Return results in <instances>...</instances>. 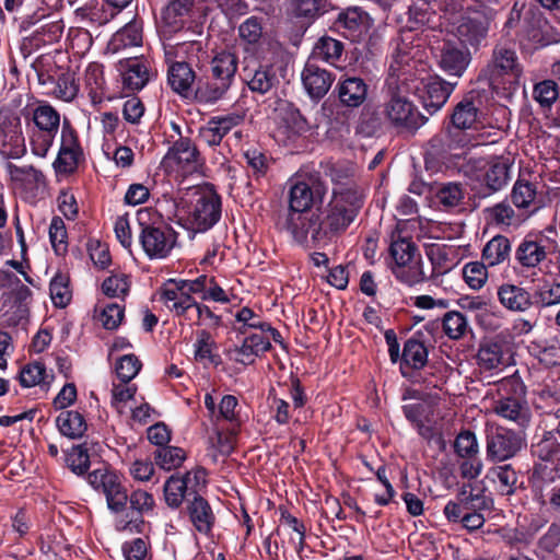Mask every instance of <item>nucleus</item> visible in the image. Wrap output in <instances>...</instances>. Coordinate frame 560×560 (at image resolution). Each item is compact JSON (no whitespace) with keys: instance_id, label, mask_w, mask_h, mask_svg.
<instances>
[{"instance_id":"f257e3e1","label":"nucleus","mask_w":560,"mask_h":560,"mask_svg":"<svg viewBox=\"0 0 560 560\" xmlns=\"http://www.w3.org/2000/svg\"><path fill=\"white\" fill-rule=\"evenodd\" d=\"M363 189L352 183L332 189L330 200L314 212L308 223L307 236L314 244L327 243L342 234L357 219L364 206Z\"/></svg>"},{"instance_id":"f03ea898","label":"nucleus","mask_w":560,"mask_h":560,"mask_svg":"<svg viewBox=\"0 0 560 560\" xmlns=\"http://www.w3.org/2000/svg\"><path fill=\"white\" fill-rule=\"evenodd\" d=\"M209 7L201 0H170L162 11L164 32L170 35L188 34L189 37L165 48V56L176 52L200 51L202 43L195 37L205 33Z\"/></svg>"},{"instance_id":"7ed1b4c3","label":"nucleus","mask_w":560,"mask_h":560,"mask_svg":"<svg viewBox=\"0 0 560 560\" xmlns=\"http://www.w3.org/2000/svg\"><path fill=\"white\" fill-rule=\"evenodd\" d=\"M405 232L401 223H397L390 232V270L399 283L412 288L428 281L429 278L423 270V260L417 244Z\"/></svg>"},{"instance_id":"20e7f679","label":"nucleus","mask_w":560,"mask_h":560,"mask_svg":"<svg viewBox=\"0 0 560 560\" xmlns=\"http://www.w3.org/2000/svg\"><path fill=\"white\" fill-rule=\"evenodd\" d=\"M316 197L312 186L305 180H296L290 185L288 192L289 208L279 213L276 226L288 232L299 245L307 244V226L314 215L312 210Z\"/></svg>"},{"instance_id":"39448f33","label":"nucleus","mask_w":560,"mask_h":560,"mask_svg":"<svg viewBox=\"0 0 560 560\" xmlns=\"http://www.w3.org/2000/svg\"><path fill=\"white\" fill-rule=\"evenodd\" d=\"M385 116L387 125L398 133H416L428 121L415 103L409 98L412 94L408 83L392 79L384 85Z\"/></svg>"},{"instance_id":"423d86ee","label":"nucleus","mask_w":560,"mask_h":560,"mask_svg":"<svg viewBox=\"0 0 560 560\" xmlns=\"http://www.w3.org/2000/svg\"><path fill=\"white\" fill-rule=\"evenodd\" d=\"M463 136L442 127L428 142L424 152V166L432 173L459 170L466 155V149L472 147Z\"/></svg>"},{"instance_id":"0eeeda50","label":"nucleus","mask_w":560,"mask_h":560,"mask_svg":"<svg viewBox=\"0 0 560 560\" xmlns=\"http://www.w3.org/2000/svg\"><path fill=\"white\" fill-rule=\"evenodd\" d=\"M481 72L493 90L506 83L509 88L504 86V90H516L524 68L518 59L515 44L513 42L495 43L490 59Z\"/></svg>"},{"instance_id":"6e6552de","label":"nucleus","mask_w":560,"mask_h":560,"mask_svg":"<svg viewBox=\"0 0 560 560\" xmlns=\"http://www.w3.org/2000/svg\"><path fill=\"white\" fill-rule=\"evenodd\" d=\"M60 113L48 102L39 103L32 112L27 122V133L31 151L38 158L47 156L54 145L57 135L61 132Z\"/></svg>"},{"instance_id":"1a4fd4ad","label":"nucleus","mask_w":560,"mask_h":560,"mask_svg":"<svg viewBox=\"0 0 560 560\" xmlns=\"http://www.w3.org/2000/svg\"><path fill=\"white\" fill-rule=\"evenodd\" d=\"M184 214L179 220L194 233H205L221 219L222 202L217 192L195 191L184 201Z\"/></svg>"},{"instance_id":"9d476101","label":"nucleus","mask_w":560,"mask_h":560,"mask_svg":"<svg viewBox=\"0 0 560 560\" xmlns=\"http://www.w3.org/2000/svg\"><path fill=\"white\" fill-rule=\"evenodd\" d=\"M499 13V7L471 5L467 13L462 15L455 28L457 43L466 48L478 50L486 42L491 23Z\"/></svg>"},{"instance_id":"9b49d317","label":"nucleus","mask_w":560,"mask_h":560,"mask_svg":"<svg viewBox=\"0 0 560 560\" xmlns=\"http://www.w3.org/2000/svg\"><path fill=\"white\" fill-rule=\"evenodd\" d=\"M149 213L145 210H138L137 220L139 223V244L150 260L166 259L178 244V232L165 223H149L143 221V215Z\"/></svg>"},{"instance_id":"f8f14e48","label":"nucleus","mask_w":560,"mask_h":560,"mask_svg":"<svg viewBox=\"0 0 560 560\" xmlns=\"http://www.w3.org/2000/svg\"><path fill=\"white\" fill-rule=\"evenodd\" d=\"M208 471L202 466L185 471L184 474L175 472L171 475L164 482L163 495L166 505L172 510L185 506L207 487Z\"/></svg>"},{"instance_id":"ddd939ff","label":"nucleus","mask_w":560,"mask_h":560,"mask_svg":"<svg viewBox=\"0 0 560 560\" xmlns=\"http://www.w3.org/2000/svg\"><path fill=\"white\" fill-rule=\"evenodd\" d=\"M480 100L475 91H470L458 101L443 122V127L453 133L460 135L468 143L477 144L476 132L479 125Z\"/></svg>"},{"instance_id":"4468645a","label":"nucleus","mask_w":560,"mask_h":560,"mask_svg":"<svg viewBox=\"0 0 560 560\" xmlns=\"http://www.w3.org/2000/svg\"><path fill=\"white\" fill-rule=\"evenodd\" d=\"M124 477L110 466H102L88 474L89 485L106 498L107 508L113 513H121L127 509L128 491L122 482Z\"/></svg>"},{"instance_id":"2eb2a0df","label":"nucleus","mask_w":560,"mask_h":560,"mask_svg":"<svg viewBox=\"0 0 560 560\" xmlns=\"http://www.w3.org/2000/svg\"><path fill=\"white\" fill-rule=\"evenodd\" d=\"M84 161V152L79 133L68 117L62 118L60 145L52 163L58 175H72L78 171L80 162Z\"/></svg>"},{"instance_id":"dca6fc26","label":"nucleus","mask_w":560,"mask_h":560,"mask_svg":"<svg viewBox=\"0 0 560 560\" xmlns=\"http://www.w3.org/2000/svg\"><path fill=\"white\" fill-rule=\"evenodd\" d=\"M457 82L446 81L439 75L428 79L416 78L408 86L428 114L434 115L446 104Z\"/></svg>"},{"instance_id":"f3484780","label":"nucleus","mask_w":560,"mask_h":560,"mask_svg":"<svg viewBox=\"0 0 560 560\" xmlns=\"http://www.w3.org/2000/svg\"><path fill=\"white\" fill-rule=\"evenodd\" d=\"M26 153L21 119L8 109L0 108V156L8 162Z\"/></svg>"},{"instance_id":"a211bd4d","label":"nucleus","mask_w":560,"mask_h":560,"mask_svg":"<svg viewBox=\"0 0 560 560\" xmlns=\"http://www.w3.org/2000/svg\"><path fill=\"white\" fill-rule=\"evenodd\" d=\"M526 447L525 430L499 427L487 435V456L493 462H504Z\"/></svg>"},{"instance_id":"6ab92c4d","label":"nucleus","mask_w":560,"mask_h":560,"mask_svg":"<svg viewBox=\"0 0 560 560\" xmlns=\"http://www.w3.org/2000/svg\"><path fill=\"white\" fill-rule=\"evenodd\" d=\"M547 237L541 232L528 233L514 252V271H529L538 268L548 257Z\"/></svg>"},{"instance_id":"aec40b11","label":"nucleus","mask_w":560,"mask_h":560,"mask_svg":"<svg viewBox=\"0 0 560 560\" xmlns=\"http://www.w3.org/2000/svg\"><path fill=\"white\" fill-rule=\"evenodd\" d=\"M0 273L9 275L4 289L14 285L10 291L2 292L1 299L3 300L2 308L10 305V308L13 310L7 319L8 326H18L30 316V304L33 293L14 273L10 271H0Z\"/></svg>"},{"instance_id":"412c9836","label":"nucleus","mask_w":560,"mask_h":560,"mask_svg":"<svg viewBox=\"0 0 560 560\" xmlns=\"http://www.w3.org/2000/svg\"><path fill=\"white\" fill-rule=\"evenodd\" d=\"M373 25L370 14L359 7L341 10L332 22V30L353 43L361 42Z\"/></svg>"},{"instance_id":"4be33fe9","label":"nucleus","mask_w":560,"mask_h":560,"mask_svg":"<svg viewBox=\"0 0 560 560\" xmlns=\"http://www.w3.org/2000/svg\"><path fill=\"white\" fill-rule=\"evenodd\" d=\"M453 446L456 455L462 458L460 476L469 480L476 479L483 467L476 434L469 430L462 431L456 436Z\"/></svg>"},{"instance_id":"5701e85b","label":"nucleus","mask_w":560,"mask_h":560,"mask_svg":"<svg viewBox=\"0 0 560 560\" xmlns=\"http://www.w3.org/2000/svg\"><path fill=\"white\" fill-rule=\"evenodd\" d=\"M332 94L341 107L359 108L369 98L370 84L364 78L346 72L339 77Z\"/></svg>"},{"instance_id":"b1692460","label":"nucleus","mask_w":560,"mask_h":560,"mask_svg":"<svg viewBox=\"0 0 560 560\" xmlns=\"http://www.w3.org/2000/svg\"><path fill=\"white\" fill-rule=\"evenodd\" d=\"M435 55L440 69L451 77L459 78L471 62L468 48L454 40H443Z\"/></svg>"},{"instance_id":"393cba45","label":"nucleus","mask_w":560,"mask_h":560,"mask_svg":"<svg viewBox=\"0 0 560 560\" xmlns=\"http://www.w3.org/2000/svg\"><path fill=\"white\" fill-rule=\"evenodd\" d=\"M425 335L421 330L415 331L404 343L399 359V371L402 377L409 378L411 371L422 370L428 363L429 350Z\"/></svg>"},{"instance_id":"a878e982","label":"nucleus","mask_w":560,"mask_h":560,"mask_svg":"<svg viewBox=\"0 0 560 560\" xmlns=\"http://www.w3.org/2000/svg\"><path fill=\"white\" fill-rule=\"evenodd\" d=\"M116 67L121 75L122 89L132 93L142 90L152 77L149 61L143 56L120 59Z\"/></svg>"},{"instance_id":"bb28decb","label":"nucleus","mask_w":560,"mask_h":560,"mask_svg":"<svg viewBox=\"0 0 560 560\" xmlns=\"http://www.w3.org/2000/svg\"><path fill=\"white\" fill-rule=\"evenodd\" d=\"M203 162L197 145L190 138L183 136L168 148L162 161L164 165L182 168H195Z\"/></svg>"},{"instance_id":"cd10ccee","label":"nucleus","mask_w":560,"mask_h":560,"mask_svg":"<svg viewBox=\"0 0 560 560\" xmlns=\"http://www.w3.org/2000/svg\"><path fill=\"white\" fill-rule=\"evenodd\" d=\"M303 86L312 100H322L335 81V74L308 60L301 73Z\"/></svg>"},{"instance_id":"c85d7f7f","label":"nucleus","mask_w":560,"mask_h":560,"mask_svg":"<svg viewBox=\"0 0 560 560\" xmlns=\"http://www.w3.org/2000/svg\"><path fill=\"white\" fill-rule=\"evenodd\" d=\"M175 49L172 50V54L166 59L168 63L167 68V83L171 86L172 91L177 93L183 97H188L195 90L197 77L191 66L186 61H171V58L176 56ZM165 58H167L165 56Z\"/></svg>"},{"instance_id":"c756f323","label":"nucleus","mask_w":560,"mask_h":560,"mask_svg":"<svg viewBox=\"0 0 560 560\" xmlns=\"http://www.w3.org/2000/svg\"><path fill=\"white\" fill-rule=\"evenodd\" d=\"M415 68L412 48L404 42L398 43L392 54L388 75L384 85H388L392 79L401 80L404 83H411L417 78L413 72Z\"/></svg>"},{"instance_id":"7c9ffc66","label":"nucleus","mask_w":560,"mask_h":560,"mask_svg":"<svg viewBox=\"0 0 560 560\" xmlns=\"http://www.w3.org/2000/svg\"><path fill=\"white\" fill-rule=\"evenodd\" d=\"M240 121L241 117L233 114L211 117L199 128L198 140L210 148L217 147Z\"/></svg>"},{"instance_id":"2f4dec72","label":"nucleus","mask_w":560,"mask_h":560,"mask_svg":"<svg viewBox=\"0 0 560 560\" xmlns=\"http://www.w3.org/2000/svg\"><path fill=\"white\" fill-rule=\"evenodd\" d=\"M493 412L508 421L513 422L521 430H526L532 422V410L527 400H493Z\"/></svg>"},{"instance_id":"473e14b6","label":"nucleus","mask_w":560,"mask_h":560,"mask_svg":"<svg viewBox=\"0 0 560 560\" xmlns=\"http://www.w3.org/2000/svg\"><path fill=\"white\" fill-rule=\"evenodd\" d=\"M185 513L197 532L203 535L212 532L217 518L209 501L200 492L185 506Z\"/></svg>"},{"instance_id":"72a5a7b5","label":"nucleus","mask_w":560,"mask_h":560,"mask_svg":"<svg viewBox=\"0 0 560 560\" xmlns=\"http://www.w3.org/2000/svg\"><path fill=\"white\" fill-rule=\"evenodd\" d=\"M244 75L248 89L261 95L267 94L280 83L277 68L272 63H258L255 68L246 67Z\"/></svg>"},{"instance_id":"f704fd0d","label":"nucleus","mask_w":560,"mask_h":560,"mask_svg":"<svg viewBox=\"0 0 560 560\" xmlns=\"http://www.w3.org/2000/svg\"><path fill=\"white\" fill-rule=\"evenodd\" d=\"M497 294L502 306L512 312L523 313L535 306L534 293L516 284L503 283Z\"/></svg>"},{"instance_id":"c9c22d12","label":"nucleus","mask_w":560,"mask_h":560,"mask_svg":"<svg viewBox=\"0 0 560 560\" xmlns=\"http://www.w3.org/2000/svg\"><path fill=\"white\" fill-rule=\"evenodd\" d=\"M276 112L280 124L285 128V132L289 138L302 136L310 130L307 119L301 114L300 109L293 103L289 101H280Z\"/></svg>"},{"instance_id":"e433bc0d","label":"nucleus","mask_w":560,"mask_h":560,"mask_svg":"<svg viewBox=\"0 0 560 560\" xmlns=\"http://www.w3.org/2000/svg\"><path fill=\"white\" fill-rule=\"evenodd\" d=\"M293 18L303 26L312 25L331 9L330 0H290Z\"/></svg>"},{"instance_id":"4c0bfd02","label":"nucleus","mask_w":560,"mask_h":560,"mask_svg":"<svg viewBox=\"0 0 560 560\" xmlns=\"http://www.w3.org/2000/svg\"><path fill=\"white\" fill-rule=\"evenodd\" d=\"M477 364L483 371L501 370L504 366L503 343L490 338L480 342Z\"/></svg>"},{"instance_id":"58836bf2","label":"nucleus","mask_w":560,"mask_h":560,"mask_svg":"<svg viewBox=\"0 0 560 560\" xmlns=\"http://www.w3.org/2000/svg\"><path fill=\"white\" fill-rule=\"evenodd\" d=\"M59 433L70 440H79L88 431V422L83 413L78 410H63L56 420Z\"/></svg>"},{"instance_id":"ea45409f","label":"nucleus","mask_w":560,"mask_h":560,"mask_svg":"<svg viewBox=\"0 0 560 560\" xmlns=\"http://www.w3.org/2000/svg\"><path fill=\"white\" fill-rule=\"evenodd\" d=\"M218 345L208 329H199L194 342V359L206 365V362L219 366L222 363L221 355L215 352Z\"/></svg>"},{"instance_id":"a19ab883","label":"nucleus","mask_w":560,"mask_h":560,"mask_svg":"<svg viewBox=\"0 0 560 560\" xmlns=\"http://www.w3.org/2000/svg\"><path fill=\"white\" fill-rule=\"evenodd\" d=\"M142 44V21L133 18L124 27L118 30L108 43V49L117 52L127 47H137Z\"/></svg>"},{"instance_id":"79ce46f5","label":"nucleus","mask_w":560,"mask_h":560,"mask_svg":"<svg viewBox=\"0 0 560 560\" xmlns=\"http://www.w3.org/2000/svg\"><path fill=\"white\" fill-rule=\"evenodd\" d=\"M231 85L221 80H214L212 74L197 79L194 95L197 102L213 104L224 97Z\"/></svg>"},{"instance_id":"37998d69","label":"nucleus","mask_w":560,"mask_h":560,"mask_svg":"<svg viewBox=\"0 0 560 560\" xmlns=\"http://www.w3.org/2000/svg\"><path fill=\"white\" fill-rule=\"evenodd\" d=\"M238 58L235 54L222 50L218 52L210 65V73L214 80H221L232 85L237 71Z\"/></svg>"},{"instance_id":"c03bdc74","label":"nucleus","mask_w":560,"mask_h":560,"mask_svg":"<svg viewBox=\"0 0 560 560\" xmlns=\"http://www.w3.org/2000/svg\"><path fill=\"white\" fill-rule=\"evenodd\" d=\"M482 261L489 266L494 267L497 265L510 261L511 258V242L510 240L501 234L493 236L483 247L481 254Z\"/></svg>"},{"instance_id":"a18cd8bd","label":"nucleus","mask_w":560,"mask_h":560,"mask_svg":"<svg viewBox=\"0 0 560 560\" xmlns=\"http://www.w3.org/2000/svg\"><path fill=\"white\" fill-rule=\"evenodd\" d=\"M512 165L506 160L497 159L485 172L483 182L487 192L483 196L501 190L510 180Z\"/></svg>"},{"instance_id":"49530a36","label":"nucleus","mask_w":560,"mask_h":560,"mask_svg":"<svg viewBox=\"0 0 560 560\" xmlns=\"http://www.w3.org/2000/svg\"><path fill=\"white\" fill-rule=\"evenodd\" d=\"M532 456L541 463L560 462V442L552 430L545 431L540 440L530 446Z\"/></svg>"},{"instance_id":"de8ad7c7","label":"nucleus","mask_w":560,"mask_h":560,"mask_svg":"<svg viewBox=\"0 0 560 560\" xmlns=\"http://www.w3.org/2000/svg\"><path fill=\"white\" fill-rule=\"evenodd\" d=\"M160 299L178 317L186 316L188 310L196 305V300L192 295L184 294L168 283L164 284L161 289Z\"/></svg>"},{"instance_id":"09e8293b","label":"nucleus","mask_w":560,"mask_h":560,"mask_svg":"<svg viewBox=\"0 0 560 560\" xmlns=\"http://www.w3.org/2000/svg\"><path fill=\"white\" fill-rule=\"evenodd\" d=\"M54 375L48 374L44 363L35 361L24 365L19 373V382L22 387L30 388L39 385L49 387Z\"/></svg>"},{"instance_id":"8fccbe9b","label":"nucleus","mask_w":560,"mask_h":560,"mask_svg":"<svg viewBox=\"0 0 560 560\" xmlns=\"http://www.w3.org/2000/svg\"><path fill=\"white\" fill-rule=\"evenodd\" d=\"M345 50L342 42L330 36H322L315 44L312 52L313 59H319L331 66H337Z\"/></svg>"},{"instance_id":"3c124183","label":"nucleus","mask_w":560,"mask_h":560,"mask_svg":"<svg viewBox=\"0 0 560 560\" xmlns=\"http://www.w3.org/2000/svg\"><path fill=\"white\" fill-rule=\"evenodd\" d=\"M453 253L454 250L444 244H430L425 247V255L432 265L431 278L444 275L452 269Z\"/></svg>"},{"instance_id":"603ef678","label":"nucleus","mask_w":560,"mask_h":560,"mask_svg":"<svg viewBox=\"0 0 560 560\" xmlns=\"http://www.w3.org/2000/svg\"><path fill=\"white\" fill-rule=\"evenodd\" d=\"M560 546V521L552 522L537 540L534 555L538 560H550Z\"/></svg>"},{"instance_id":"864d4df0","label":"nucleus","mask_w":560,"mask_h":560,"mask_svg":"<svg viewBox=\"0 0 560 560\" xmlns=\"http://www.w3.org/2000/svg\"><path fill=\"white\" fill-rule=\"evenodd\" d=\"M497 393L498 397L494 400H527V388L517 372L498 382Z\"/></svg>"},{"instance_id":"5fc2aeb1","label":"nucleus","mask_w":560,"mask_h":560,"mask_svg":"<svg viewBox=\"0 0 560 560\" xmlns=\"http://www.w3.org/2000/svg\"><path fill=\"white\" fill-rule=\"evenodd\" d=\"M529 352L546 368L560 365V342L557 339L532 342Z\"/></svg>"},{"instance_id":"6e6d98bb","label":"nucleus","mask_w":560,"mask_h":560,"mask_svg":"<svg viewBox=\"0 0 560 560\" xmlns=\"http://www.w3.org/2000/svg\"><path fill=\"white\" fill-rule=\"evenodd\" d=\"M436 13L428 0H413L409 7V23L412 30L422 26L433 27Z\"/></svg>"},{"instance_id":"4d7b16f0","label":"nucleus","mask_w":560,"mask_h":560,"mask_svg":"<svg viewBox=\"0 0 560 560\" xmlns=\"http://www.w3.org/2000/svg\"><path fill=\"white\" fill-rule=\"evenodd\" d=\"M559 96V85L555 80L545 79L534 84L533 98L542 110H551Z\"/></svg>"},{"instance_id":"13d9d810","label":"nucleus","mask_w":560,"mask_h":560,"mask_svg":"<svg viewBox=\"0 0 560 560\" xmlns=\"http://www.w3.org/2000/svg\"><path fill=\"white\" fill-rule=\"evenodd\" d=\"M4 170L12 182L25 183L34 186H38L45 182L43 172L35 168L33 165L18 166L9 160L4 163Z\"/></svg>"},{"instance_id":"bf43d9fd","label":"nucleus","mask_w":560,"mask_h":560,"mask_svg":"<svg viewBox=\"0 0 560 560\" xmlns=\"http://www.w3.org/2000/svg\"><path fill=\"white\" fill-rule=\"evenodd\" d=\"M68 468L78 476H88L91 465L86 442L73 445L66 453Z\"/></svg>"},{"instance_id":"052dcab7","label":"nucleus","mask_w":560,"mask_h":560,"mask_svg":"<svg viewBox=\"0 0 560 560\" xmlns=\"http://www.w3.org/2000/svg\"><path fill=\"white\" fill-rule=\"evenodd\" d=\"M153 457L160 468L172 470L182 466L186 459V452L182 447L167 444L164 447L156 448Z\"/></svg>"},{"instance_id":"680f3d73","label":"nucleus","mask_w":560,"mask_h":560,"mask_svg":"<svg viewBox=\"0 0 560 560\" xmlns=\"http://www.w3.org/2000/svg\"><path fill=\"white\" fill-rule=\"evenodd\" d=\"M442 327L445 335L452 340L463 338L469 330L467 317L457 311H450L444 314Z\"/></svg>"},{"instance_id":"e2e57ef3","label":"nucleus","mask_w":560,"mask_h":560,"mask_svg":"<svg viewBox=\"0 0 560 560\" xmlns=\"http://www.w3.org/2000/svg\"><path fill=\"white\" fill-rule=\"evenodd\" d=\"M244 160L248 168V176L256 182H259L266 176L269 170V161L267 155L257 148L247 149L244 154Z\"/></svg>"},{"instance_id":"0e129e2a","label":"nucleus","mask_w":560,"mask_h":560,"mask_svg":"<svg viewBox=\"0 0 560 560\" xmlns=\"http://www.w3.org/2000/svg\"><path fill=\"white\" fill-rule=\"evenodd\" d=\"M62 35V26L58 22L46 23L37 27L28 37L30 45L33 48L57 42Z\"/></svg>"},{"instance_id":"69168bd1","label":"nucleus","mask_w":560,"mask_h":560,"mask_svg":"<svg viewBox=\"0 0 560 560\" xmlns=\"http://www.w3.org/2000/svg\"><path fill=\"white\" fill-rule=\"evenodd\" d=\"M264 19L249 16L238 26V36L242 43L256 47L259 45L264 34Z\"/></svg>"},{"instance_id":"338daca9","label":"nucleus","mask_w":560,"mask_h":560,"mask_svg":"<svg viewBox=\"0 0 560 560\" xmlns=\"http://www.w3.org/2000/svg\"><path fill=\"white\" fill-rule=\"evenodd\" d=\"M49 241L57 256H63L68 252V233L65 221L59 215H54L49 225Z\"/></svg>"},{"instance_id":"774afa93","label":"nucleus","mask_w":560,"mask_h":560,"mask_svg":"<svg viewBox=\"0 0 560 560\" xmlns=\"http://www.w3.org/2000/svg\"><path fill=\"white\" fill-rule=\"evenodd\" d=\"M535 306L539 308L560 304V282H545L534 291Z\"/></svg>"}]
</instances>
